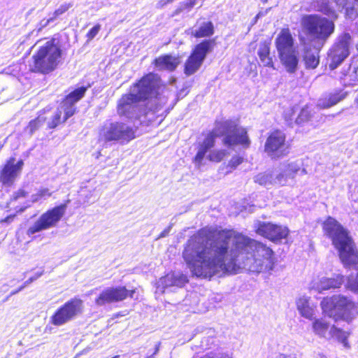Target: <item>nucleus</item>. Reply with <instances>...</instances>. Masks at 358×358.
<instances>
[{
	"mask_svg": "<svg viewBox=\"0 0 358 358\" xmlns=\"http://www.w3.org/2000/svg\"><path fill=\"white\" fill-rule=\"evenodd\" d=\"M273 250L262 243L230 231L214 234L203 228L191 236L182 257L196 277L211 278L243 268L253 273L273 270Z\"/></svg>",
	"mask_w": 358,
	"mask_h": 358,
	"instance_id": "1",
	"label": "nucleus"
},
{
	"mask_svg": "<svg viewBox=\"0 0 358 358\" xmlns=\"http://www.w3.org/2000/svg\"><path fill=\"white\" fill-rule=\"evenodd\" d=\"M170 91L161 83L155 73H148L131 87L129 92L122 96L117 104V113L129 120H140L148 111L159 112L166 103Z\"/></svg>",
	"mask_w": 358,
	"mask_h": 358,
	"instance_id": "2",
	"label": "nucleus"
},
{
	"mask_svg": "<svg viewBox=\"0 0 358 358\" xmlns=\"http://www.w3.org/2000/svg\"><path fill=\"white\" fill-rule=\"evenodd\" d=\"M324 235L331 239L345 266L358 264V252L348 231L336 219L329 216L322 224Z\"/></svg>",
	"mask_w": 358,
	"mask_h": 358,
	"instance_id": "3",
	"label": "nucleus"
},
{
	"mask_svg": "<svg viewBox=\"0 0 358 358\" xmlns=\"http://www.w3.org/2000/svg\"><path fill=\"white\" fill-rule=\"evenodd\" d=\"M217 136H223V143L227 146L240 144L248 147L250 143L245 129L239 127L232 120L217 123L213 131L206 136L201 144L210 150L214 146L215 137Z\"/></svg>",
	"mask_w": 358,
	"mask_h": 358,
	"instance_id": "4",
	"label": "nucleus"
},
{
	"mask_svg": "<svg viewBox=\"0 0 358 358\" xmlns=\"http://www.w3.org/2000/svg\"><path fill=\"white\" fill-rule=\"evenodd\" d=\"M275 45L280 63L285 71L294 73L299 66V53L289 29H283L275 39Z\"/></svg>",
	"mask_w": 358,
	"mask_h": 358,
	"instance_id": "5",
	"label": "nucleus"
},
{
	"mask_svg": "<svg viewBox=\"0 0 358 358\" xmlns=\"http://www.w3.org/2000/svg\"><path fill=\"white\" fill-rule=\"evenodd\" d=\"M303 26L309 38L322 48L334 32L333 20L318 15H309L303 18Z\"/></svg>",
	"mask_w": 358,
	"mask_h": 358,
	"instance_id": "6",
	"label": "nucleus"
},
{
	"mask_svg": "<svg viewBox=\"0 0 358 358\" xmlns=\"http://www.w3.org/2000/svg\"><path fill=\"white\" fill-rule=\"evenodd\" d=\"M87 87L82 86L69 94L52 115L43 117L47 121V126L50 129H55L61 123L65 122L73 116L76 110L75 104L85 95Z\"/></svg>",
	"mask_w": 358,
	"mask_h": 358,
	"instance_id": "7",
	"label": "nucleus"
},
{
	"mask_svg": "<svg viewBox=\"0 0 358 358\" xmlns=\"http://www.w3.org/2000/svg\"><path fill=\"white\" fill-rule=\"evenodd\" d=\"M135 137L134 129L119 121L106 120L99 130V141L104 143L117 142L124 144Z\"/></svg>",
	"mask_w": 358,
	"mask_h": 358,
	"instance_id": "8",
	"label": "nucleus"
},
{
	"mask_svg": "<svg viewBox=\"0 0 358 358\" xmlns=\"http://www.w3.org/2000/svg\"><path fill=\"white\" fill-rule=\"evenodd\" d=\"M61 57L60 48L55 43V40L47 41L40 47L38 52L33 57V64H29V70L43 73L53 71L58 64Z\"/></svg>",
	"mask_w": 358,
	"mask_h": 358,
	"instance_id": "9",
	"label": "nucleus"
},
{
	"mask_svg": "<svg viewBox=\"0 0 358 358\" xmlns=\"http://www.w3.org/2000/svg\"><path fill=\"white\" fill-rule=\"evenodd\" d=\"M323 313L336 321L340 319L348 320L355 309V303L346 296L338 295L324 299L321 302Z\"/></svg>",
	"mask_w": 358,
	"mask_h": 358,
	"instance_id": "10",
	"label": "nucleus"
},
{
	"mask_svg": "<svg viewBox=\"0 0 358 358\" xmlns=\"http://www.w3.org/2000/svg\"><path fill=\"white\" fill-rule=\"evenodd\" d=\"M83 302L80 299H73L59 308L50 317L52 324L62 326L74 319L83 313Z\"/></svg>",
	"mask_w": 358,
	"mask_h": 358,
	"instance_id": "11",
	"label": "nucleus"
},
{
	"mask_svg": "<svg viewBox=\"0 0 358 358\" xmlns=\"http://www.w3.org/2000/svg\"><path fill=\"white\" fill-rule=\"evenodd\" d=\"M69 202V201H67L66 203L55 206L41 215L34 224L28 229L27 234L32 235L36 232L55 227L65 214Z\"/></svg>",
	"mask_w": 358,
	"mask_h": 358,
	"instance_id": "12",
	"label": "nucleus"
},
{
	"mask_svg": "<svg viewBox=\"0 0 358 358\" xmlns=\"http://www.w3.org/2000/svg\"><path fill=\"white\" fill-rule=\"evenodd\" d=\"M214 40H204L197 44L185 64L184 72L193 75L201 67L208 53L213 50Z\"/></svg>",
	"mask_w": 358,
	"mask_h": 358,
	"instance_id": "13",
	"label": "nucleus"
},
{
	"mask_svg": "<svg viewBox=\"0 0 358 358\" xmlns=\"http://www.w3.org/2000/svg\"><path fill=\"white\" fill-rule=\"evenodd\" d=\"M284 132L276 130L267 138L264 145V152L273 159H278L289 153V145L285 141Z\"/></svg>",
	"mask_w": 358,
	"mask_h": 358,
	"instance_id": "14",
	"label": "nucleus"
},
{
	"mask_svg": "<svg viewBox=\"0 0 358 358\" xmlns=\"http://www.w3.org/2000/svg\"><path fill=\"white\" fill-rule=\"evenodd\" d=\"M351 36L344 33L338 38L328 53L327 60L331 70L336 69L349 55Z\"/></svg>",
	"mask_w": 358,
	"mask_h": 358,
	"instance_id": "15",
	"label": "nucleus"
},
{
	"mask_svg": "<svg viewBox=\"0 0 358 358\" xmlns=\"http://www.w3.org/2000/svg\"><path fill=\"white\" fill-rule=\"evenodd\" d=\"M135 289H127L124 286L111 287L104 289L95 300L98 306H103L107 303L122 301L128 296L134 298Z\"/></svg>",
	"mask_w": 358,
	"mask_h": 358,
	"instance_id": "16",
	"label": "nucleus"
},
{
	"mask_svg": "<svg viewBox=\"0 0 358 358\" xmlns=\"http://www.w3.org/2000/svg\"><path fill=\"white\" fill-rule=\"evenodd\" d=\"M22 166V159L10 157L0 171V182L6 186L12 185L19 178Z\"/></svg>",
	"mask_w": 358,
	"mask_h": 358,
	"instance_id": "17",
	"label": "nucleus"
},
{
	"mask_svg": "<svg viewBox=\"0 0 358 358\" xmlns=\"http://www.w3.org/2000/svg\"><path fill=\"white\" fill-rule=\"evenodd\" d=\"M257 233L273 242H277L285 238L289 230L286 227L263 222L259 224Z\"/></svg>",
	"mask_w": 358,
	"mask_h": 358,
	"instance_id": "18",
	"label": "nucleus"
},
{
	"mask_svg": "<svg viewBox=\"0 0 358 358\" xmlns=\"http://www.w3.org/2000/svg\"><path fill=\"white\" fill-rule=\"evenodd\" d=\"M188 282L186 275L180 272H173L161 278L157 282V289L162 293L172 287H182Z\"/></svg>",
	"mask_w": 358,
	"mask_h": 358,
	"instance_id": "19",
	"label": "nucleus"
},
{
	"mask_svg": "<svg viewBox=\"0 0 358 358\" xmlns=\"http://www.w3.org/2000/svg\"><path fill=\"white\" fill-rule=\"evenodd\" d=\"M156 68L159 71H174L180 64L179 58L171 55H165L156 58L154 61Z\"/></svg>",
	"mask_w": 358,
	"mask_h": 358,
	"instance_id": "20",
	"label": "nucleus"
},
{
	"mask_svg": "<svg viewBox=\"0 0 358 358\" xmlns=\"http://www.w3.org/2000/svg\"><path fill=\"white\" fill-rule=\"evenodd\" d=\"M348 95V92L343 90H334L329 94L325 98L320 99L318 101V106L322 108H331L340 101L344 100Z\"/></svg>",
	"mask_w": 358,
	"mask_h": 358,
	"instance_id": "21",
	"label": "nucleus"
},
{
	"mask_svg": "<svg viewBox=\"0 0 358 358\" xmlns=\"http://www.w3.org/2000/svg\"><path fill=\"white\" fill-rule=\"evenodd\" d=\"M297 309L301 315L311 320L315 315V306L309 297L301 296L296 301Z\"/></svg>",
	"mask_w": 358,
	"mask_h": 358,
	"instance_id": "22",
	"label": "nucleus"
},
{
	"mask_svg": "<svg viewBox=\"0 0 358 358\" xmlns=\"http://www.w3.org/2000/svg\"><path fill=\"white\" fill-rule=\"evenodd\" d=\"M257 55L262 64L264 66L271 67L275 69L272 57L270 56V44L266 42L260 43Z\"/></svg>",
	"mask_w": 358,
	"mask_h": 358,
	"instance_id": "23",
	"label": "nucleus"
},
{
	"mask_svg": "<svg viewBox=\"0 0 358 358\" xmlns=\"http://www.w3.org/2000/svg\"><path fill=\"white\" fill-rule=\"evenodd\" d=\"M344 282L343 275H338L336 278H322L317 285V289L322 292L329 289L339 287Z\"/></svg>",
	"mask_w": 358,
	"mask_h": 358,
	"instance_id": "24",
	"label": "nucleus"
},
{
	"mask_svg": "<svg viewBox=\"0 0 358 358\" xmlns=\"http://www.w3.org/2000/svg\"><path fill=\"white\" fill-rule=\"evenodd\" d=\"M321 48L317 46L314 50L305 48L303 60L307 69H315L320 62L319 52Z\"/></svg>",
	"mask_w": 358,
	"mask_h": 358,
	"instance_id": "25",
	"label": "nucleus"
},
{
	"mask_svg": "<svg viewBox=\"0 0 358 358\" xmlns=\"http://www.w3.org/2000/svg\"><path fill=\"white\" fill-rule=\"evenodd\" d=\"M214 34V25L212 22H204L197 29L192 31L195 38L209 37Z\"/></svg>",
	"mask_w": 358,
	"mask_h": 358,
	"instance_id": "26",
	"label": "nucleus"
},
{
	"mask_svg": "<svg viewBox=\"0 0 358 358\" xmlns=\"http://www.w3.org/2000/svg\"><path fill=\"white\" fill-rule=\"evenodd\" d=\"M314 331L322 337L329 338V325L323 320H316L313 324Z\"/></svg>",
	"mask_w": 358,
	"mask_h": 358,
	"instance_id": "27",
	"label": "nucleus"
},
{
	"mask_svg": "<svg viewBox=\"0 0 358 358\" xmlns=\"http://www.w3.org/2000/svg\"><path fill=\"white\" fill-rule=\"evenodd\" d=\"M273 177V171L261 173L255 177V182L264 186L274 185Z\"/></svg>",
	"mask_w": 358,
	"mask_h": 358,
	"instance_id": "28",
	"label": "nucleus"
},
{
	"mask_svg": "<svg viewBox=\"0 0 358 358\" xmlns=\"http://www.w3.org/2000/svg\"><path fill=\"white\" fill-rule=\"evenodd\" d=\"M329 338L335 337L338 341L342 343L345 348H349L347 342L348 334L345 331H342L340 329L336 328L334 326L329 330Z\"/></svg>",
	"mask_w": 358,
	"mask_h": 358,
	"instance_id": "29",
	"label": "nucleus"
},
{
	"mask_svg": "<svg viewBox=\"0 0 358 358\" xmlns=\"http://www.w3.org/2000/svg\"><path fill=\"white\" fill-rule=\"evenodd\" d=\"M274 173L273 180L274 185H284L287 180V178H291L292 173H287L285 171V169L283 168H280V171H273Z\"/></svg>",
	"mask_w": 358,
	"mask_h": 358,
	"instance_id": "30",
	"label": "nucleus"
},
{
	"mask_svg": "<svg viewBox=\"0 0 358 358\" xmlns=\"http://www.w3.org/2000/svg\"><path fill=\"white\" fill-rule=\"evenodd\" d=\"M198 0H187L179 3L178 7L174 10L173 16L178 15L185 10L189 11L197 3ZM203 1L204 0H201Z\"/></svg>",
	"mask_w": 358,
	"mask_h": 358,
	"instance_id": "31",
	"label": "nucleus"
},
{
	"mask_svg": "<svg viewBox=\"0 0 358 358\" xmlns=\"http://www.w3.org/2000/svg\"><path fill=\"white\" fill-rule=\"evenodd\" d=\"M319 10L324 15L331 18L330 20H336L338 15L336 11L330 6L329 2L322 1L319 6Z\"/></svg>",
	"mask_w": 358,
	"mask_h": 358,
	"instance_id": "32",
	"label": "nucleus"
},
{
	"mask_svg": "<svg viewBox=\"0 0 358 358\" xmlns=\"http://www.w3.org/2000/svg\"><path fill=\"white\" fill-rule=\"evenodd\" d=\"M345 17L351 20L358 17V0H354L352 5L350 4L348 7H346Z\"/></svg>",
	"mask_w": 358,
	"mask_h": 358,
	"instance_id": "33",
	"label": "nucleus"
},
{
	"mask_svg": "<svg viewBox=\"0 0 358 358\" xmlns=\"http://www.w3.org/2000/svg\"><path fill=\"white\" fill-rule=\"evenodd\" d=\"M311 117L310 112L308 107L303 108L298 117L296 119V123L297 124H301L310 120Z\"/></svg>",
	"mask_w": 358,
	"mask_h": 358,
	"instance_id": "34",
	"label": "nucleus"
},
{
	"mask_svg": "<svg viewBox=\"0 0 358 358\" xmlns=\"http://www.w3.org/2000/svg\"><path fill=\"white\" fill-rule=\"evenodd\" d=\"M347 287L352 292L358 294V272L355 275H351L348 278Z\"/></svg>",
	"mask_w": 358,
	"mask_h": 358,
	"instance_id": "35",
	"label": "nucleus"
},
{
	"mask_svg": "<svg viewBox=\"0 0 358 358\" xmlns=\"http://www.w3.org/2000/svg\"><path fill=\"white\" fill-rule=\"evenodd\" d=\"M43 122V117L39 115L37 118L30 122L29 125L27 127L26 130L29 131L30 135H32L33 133L42 124Z\"/></svg>",
	"mask_w": 358,
	"mask_h": 358,
	"instance_id": "36",
	"label": "nucleus"
},
{
	"mask_svg": "<svg viewBox=\"0 0 358 358\" xmlns=\"http://www.w3.org/2000/svg\"><path fill=\"white\" fill-rule=\"evenodd\" d=\"M50 196L51 193L49 192L48 189H42L39 190L36 194H33L31 196V202L35 203L42 199H46Z\"/></svg>",
	"mask_w": 358,
	"mask_h": 358,
	"instance_id": "37",
	"label": "nucleus"
},
{
	"mask_svg": "<svg viewBox=\"0 0 358 358\" xmlns=\"http://www.w3.org/2000/svg\"><path fill=\"white\" fill-rule=\"evenodd\" d=\"M6 73L17 78L18 80H20V78L22 75V73L21 71V64H13V66H9L6 69Z\"/></svg>",
	"mask_w": 358,
	"mask_h": 358,
	"instance_id": "38",
	"label": "nucleus"
},
{
	"mask_svg": "<svg viewBox=\"0 0 358 358\" xmlns=\"http://www.w3.org/2000/svg\"><path fill=\"white\" fill-rule=\"evenodd\" d=\"M72 4L71 3H64L60 5V6L55 10L52 13V17L55 19V20L66 12L71 7H72Z\"/></svg>",
	"mask_w": 358,
	"mask_h": 358,
	"instance_id": "39",
	"label": "nucleus"
},
{
	"mask_svg": "<svg viewBox=\"0 0 358 358\" xmlns=\"http://www.w3.org/2000/svg\"><path fill=\"white\" fill-rule=\"evenodd\" d=\"M225 150H214L210 152L208 157L213 162H220L225 156Z\"/></svg>",
	"mask_w": 358,
	"mask_h": 358,
	"instance_id": "40",
	"label": "nucleus"
},
{
	"mask_svg": "<svg viewBox=\"0 0 358 358\" xmlns=\"http://www.w3.org/2000/svg\"><path fill=\"white\" fill-rule=\"evenodd\" d=\"M282 166L287 173H292L291 178H293L294 174L300 170V164L296 162H292Z\"/></svg>",
	"mask_w": 358,
	"mask_h": 358,
	"instance_id": "41",
	"label": "nucleus"
},
{
	"mask_svg": "<svg viewBox=\"0 0 358 358\" xmlns=\"http://www.w3.org/2000/svg\"><path fill=\"white\" fill-rule=\"evenodd\" d=\"M208 150H209V149L208 148L204 146L203 144H201L199 149L194 157V162L196 164H201L203 159L204 158L206 154L207 153V152Z\"/></svg>",
	"mask_w": 358,
	"mask_h": 358,
	"instance_id": "42",
	"label": "nucleus"
},
{
	"mask_svg": "<svg viewBox=\"0 0 358 358\" xmlns=\"http://www.w3.org/2000/svg\"><path fill=\"white\" fill-rule=\"evenodd\" d=\"M208 150H209V149L208 148L204 146L203 144H201L199 149L194 157V162L196 164H201L203 159L204 158L206 154L207 153V152Z\"/></svg>",
	"mask_w": 358,
	"mask_h": 358,
	"instance_id": "43",
	"label": "nucleus"
},
{
	"mask_svg": "<svg viewBox=\"0 0 358 358\" xmlns=\"http://www.w3.org/2000/svg\"><path fill=\"white\" fill-rule=\"evenodd\" d=\"M208 150H209V149L208 148L204 146L203 144H201L199 149L194 157V162L196 164H201L203 159L204 158L206 154L207 153V152Z\"/></svg>",
	"mask_w": 358,
	"mask_h": 358,
	"instance_id": "44",
	"label": "nucleus"
},
{
	"mask_svg": "<svg viewBox=\"0 0 358 358\" xmlns=\"http://www.w3.org/2000/svg\"><path fill=\"white\" fill-rule=\"evenodd\" d=\"M201 358H232L229 354L227 353H208L206 355L201 357Z\"/></svg>",
	"mask_w": 358,
	"mask_h": 358,
	"instance_id": "45",
	"label": "nucleus"
},
{
	"mask_svg": "<svg viewBox=\"0 0 358 358\" xmlns=\"http://www.w3.org/2000/svg\"><path fill=\"white\" fill-rule=\"evenodd\" d=\"M242 162L243 157L240 156H234L229 161L228 166L232 169H236Z\"/></svg>",
	"mask_w": 358,
	"mask_h": 358,
	"instance_id": "46",
	"label": "nucleus"
},
{
	"mask_svg": "<svg viewBox=\"0 0 358 358\" xmlns=\"http://www.w3.org/2000/svg\"><path fill=\"white\" fill-rule=\"evenodd\" d=\"M100 29V24H96L94 27H93L87 34V37L88 38V40L93 39L97 35Z\"/></svg>",
	"mask_w": 358,
	"mask_h": 358,
	"instance_id": "47",
	"label": "nucleus"
},
{
	"mask_svg": "<svg viewBox=\"0 0 358 358\" xmlns=\"http://www.w3.org/2000/svg\"><path fill=\"white\" fill-rule=\"evenodd\" d=\"M43 271H37L34 273V275H31L27 278V280L24 282V287L38 279L40 276L42 275Z\"/></svg>",
	"mask_w": 358,
	"mask_h": 358,
	"instance_id": "48",
	"label": "nucleus"
},
{
	"mask_svg": "<svg viewBox=\"0 0 358 358\" xmlns=\"http://www.w3.org/2000/svg\"><path fill=\"white\" fill-rule=\"evenodd\" d=\"M335 2L338 9L340 10H342L344 8L346 9V7H348L350 5L349 0H335Z\"/></svg>",
	"mask_w": 358,
	"mask_h": 358,
	"instance_id": "49",
	"label": "nucleus"
},
{
	"mask_svg": "<svg viewBox=\"0 0 358 358\" xmlns=\"http://www.w3.org/2000/svg\"><path fill=\"white\" fill-rule=\"evenodd\" d=\"M172 227H173V224H169V226L168 227H166L164 230H163L161 232V234L159 235L157 238L159 239V238H162L166 237L169 235V234L170 233Z\"/></svg>",
	"mask_w": 358,
	"mask_h": 358,
	"instance_id": "50",
	"label": "nucleus"
},
{
	"mask_svg": "<svg viewBox=\"0 0 358 358\" xmlns=\"http://www.w3.org/2000/svg\"><path fill=\"white\" fill-rule=\"evenodd\" d=\"M55 20V19L51 16L48 19L45 20V19H43L41 21V23H40V25H41V28L39 29H41L42 27H45L46 26H48L50 22H52L53 21Z\"/></svg>",
	"mask_w": 358,
	"mask_h": 358,
	"instance_id": "51",
	"label": "nucleus"
},
{
	"mask_svg": "<svg viewBox=\"0 0 358 358\" xmlns=\"http://www.w3.org/2000/svg\"><path fill=\"white\" fill-rule=\"evenodd\" d=\"M174 0H160L157 3V8H163L165 5H166L167 3H171L173 2Z\"/></svg>",
	"mask_w": 358,
	"mask_h": 358,
	"instance_id": "52",
	"label": "nucleus"
},
{
	"mask_svg": "<svg viewBox=\"0 0 358 358\" xmlns=\"http://www.w3.org/2000/svg\"><path fill=\"white\" fill-rule=\"evenodd\" d=\"M277 358H296L295 355H285L282 354L279 355Z\"/></svg>",
	"mask_w": 358,
	"mask_h": 358,
	"instance_id": "53",
	"label": "nucleus"
},
{
	"mask_svg": "<svg viewBox=\"0 0 358 358\" xmlns=\"http://www.w3.org/2000/svg\"><path fill=\"white\" fill-rule=\"evenodd\" d=\"M159 344L156 345L155 350V352H153V354L151 355L148 356L146 358H154V355H155L158 352V351H159Z\"/></svg>",
	"mask_w": 358,
	"mask_h": 358,
	"instance_id": "54",
	"label": "nucleus"
},
{
	"mask_svg": "<svg viewBox=\"0 0 358 358\" xmlns=\"http://www.w3.org/2000/svg\"><path fill=\"white\" fill-rule=\"evenodd\" d=\"M263 14L262 13L259 12L255 17V19L257 20V18H259L260 16H262Z\"/></svg>",
	"mask_w": 358,
	"mask_h": 358,
	"instance_id": "55",
	"label": "nucleus"
},
{
	"mask_svg": "<svg viewBox=\"0 0 358 358\" xmlns=\"http://www.w3.org/2000/svg\"><path fill=\"white\" fill-rule=\"evenodd\" d=\"M29 206H30V205H29V204H27V205H24V204L23 209L24 210L26 208H27V207H29Z\"/></svg>",
	"mask_w": 358,
	"mask_h": 358,
	"instance_id": "56",
	"label": "nucleus"
},
{
	"mask_svg": "<svg viewBox=\"0 0 358 358\" xmlns=\"http://www.w3.org/2000/svg\"><path fill=\"white\" fill-rule=\"evenodd\" d=\"M263 3H266L268 0H261Z\"/></svg>",
	"mask_w": 358,
	"mask_h": 358,
	"instance_id": "57",
	"label": "nucleus"
},
{
	"mask_svg": "<svg viewBox=\"0 0 358 358\" xmlns=\"http://www.w3.org/2000/svg\"><path fill=\"white\" fill-rule=\"evenodd\" d=\"M357 49L358 50V44L357 45Z\"/></svg>",
	"mask_w": 358,
	"mask_h": 358,
	"instance_id": "58",
	"label": "nucleus"
},
{
	"mask_svg": "<svg viewBox=\"0 0 358 358\" xmlns=\"http://www.w3.org/2000/svg\"><path fill=\"white\" fill-rule=\"evenodd\" d=\"M321 358H322V357H321Z\"/></svg>",
	"mask_w": 358,
	"mask_h": 358,
	"instance_id": "59",
	"label": "nucleus"
}]
</instances>
